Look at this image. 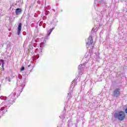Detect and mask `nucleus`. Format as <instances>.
I'll use <instances>...</instances> for the list:
<instances>
[{
    "label": "nucleus",
    "instance_id": "nucleus-1",
    "mask_svg": "<svg viewBox=\"0 0 127 127\" xmlns=\"http://www.w3.org/2000/svg\"><path fill=\"white\" fill-rule=\"evenodd\" d=\"M15 96H16V93H12L7 97L3 96H1L0 97V100H4V101H7L8 102V104H13L15 103Z\"/></svg>",
    "mask_w": 127,
    "mask_h": 127
},
{
    "label": "nucleus",
    "instance_id": "nucleus-2",
    "mask_svg": "<svg viewBox=\"0 0 127 127\" xmlns=\"http://www.w3.org/2000/svg\"><path fill=\"white\" fill-rule=\"evenodd\" d=\"M114 117L115 119H117L119 121H124L126 119V113L124 111H120L114 113Z\"/></svg>",
    "mask_w": 127,
    "mask_h": 127
},
{
    "label": "nucleus",
    "instance_id": "nucleus-3",
    "mask_svg": "<svg viewBox=\"0 0 127 127\" xmlns=\"http://www.w3.org/2000/svg\"><path fill=\"white\" fill-rule=\"evenodd\" d=\"M113 95L114 98H118L121 95V88H116L113 91Z\"/></svg>",
    "mask_w": 127,
    "mask_h": 127
},
{
    "label": "nucleus",
    "instance_id": "nucleus-4",
    "mask_svg": "<svg viewBox=\"0 0 127 127\" xmlns=\"http://www.w3.org/2000/svg\"><path fill=\"white\" fill-rule=\"evenodd\" d=\"M86 43V45H93V37L92 36H89Z\"/></svg>",
    "mask_w": 127,
    "mask_h": 127
},
{
    "label": "nucleus",
    "instance_id": "nucleus-5",
    "mask_svg": "<svg viewBox=\"0 0 127 127\" xmlns=\"http://www.w3.org/2000/svg\"><path fill=\"white\" fill-rule=\"evenodd\" d=\"M21 28H22V23H19L17 27V35H20L21 32Z\"/></svg>",
    "mask_w": 127,
    "mask_h": 127
},
{
    "label": "nucleus",
    "instance_id": "nucleus-6",
    "mask_svg": "<svg viewBox=\"0 0 127 127\" xmlns=\"http://www.w3.org/2000/svg\"><path fill=\"white\" fill-rule=\"evenodd\" d=\"M54 29H55V27H54L50 29V30L48 31V34H47V36L45 37V39H48V36H49L51 34V32L53 31Z\"/></svg>",
    "mask_w": 127,
    "mask_h": 127
},
{
    "label": "nucleus",
    "instance_id": "nucleus-7",
    "mask_svg": "<svg viewBox=\"0 0 127 127\" xmlns=\"http://www.w3.org/2000/svg\"><path fill=\"white\" fill-rule=\"evenodd\" d=\"M22 12V9L18 8L15 9V13L16 15H18V14H20Z\"/></svg>",
    "mask_w": 127,
    "mask_h": 127
},
{
    "label": "nucleus",
    "instance_id": "nucleus-8",
    "mask_svg": "<svg viewBox=\"0 0 127 127\" xmlns=\"http://www.w3.org/2000/svg\"><path fill=\"white\" fill-rule=\"evenodd\" d=\"M84 67H85V65L83 64H80L78 66L79 74H80V73H82V71L84 70Z\"/></svg>",
    "mask_w": 127,
    "mask_h": 127
},
{
    "label": "nucleus",
    "instance_id": "nucleus-9",
    "mask_svg": "<svg viewBox=\"0 0 127 127\" xmlns=\"http://www.w3.org/2000/svg\"><path fill=\"white\" fill-rule=\"evenodd\" d=\"M105 3V1L104 0H94V3L96 4V3Z\"/></svg>",
    "mask_w": 127,
    "mask_h": 127
},
{
    "label": "nucleus",
    "instance_id": "nucleus-10",
    "mask_svg": "<svg viewBox=\"0 0 127 127\" xmlns=\"http://www.w3.org/2000/svg\"><path fill=\"white\" fill-rule=\"evenodd\" d=\"M76 84V82H75V80H73L71 82V84L70 88V91H72L73 90V88H74V85Z\"/></svg>",
    "mask_w": 127,
    "mask_h": 127
},
{
    "label": "nucleus",
    "instance_id": "nucleus-11",
    "mask_svg": "<svg viewBox=\"0 0 127 127\" xmlns=\"http://www.w3.org/2000/svg\"><path fill=\"white\" fill-rule=\"evenodd\" d=\"M0 62H1L2 64V68H3V67H4V60L0 59Z\"/></svg>",
    "mask_w": 127,
    "mask_h": 127
},
{
    "label": "nucleus",
    "instance_id": "nucleus-12",
    "mask_svg": "<svg viewBox=\"0 0 127 127\" xmlns=\"http://www.w3.org/2000/svg\"><path fill=\"white\" fill-rule=\"evenodd\" d=\"M48 8H47V7H46L45 8V15H48V14H49V11H48Z\"/></svg>",
    "mask_w": 127,
    "mask_h": 127
},
{
    "label": "nucleus",
    "instance_id": "nucleus-13",
    "mask_svg": "<svg viewBox=\"0 0 127 127\" xmlns=\"http://www.w3.org/2000/svg\"><path fill=\"white\" fill-rule=\"evenodd\" d=\"M0 114H1V116H3V115H4V114L6 113L5 110H3L1 111V112H0Z\"/></svg>",
    "mask_w": 127,
    "mask_h": 127
},
{
    "label": "nucleus",
    "instance_id": "nucleus-14",
    "mask_svg": "<svg viewBox=\"0 0 127 127\" xmlns=\"http://www.w3.org/2000/svg\"><path fill=\"white\" fill-rule=\"evenodd\" d=\"M25 69V67H24V66H22L20 68V71H24V69Z\"/></svg>",
    "mask_w": 127,
    "mask_h": 127
},
{
    "label": "nucleus",
    "instance_id": "nucleus-15",
    "mask_svg": "<svg viewBox=\"0 0 127 127\" xmlns=\"http://www.w3.org/2000/svg\"><path fill=\"white\" fill-rule=\"evenodd\" d=\"M5 108H4V107H1V108H0V112H1V111H4L5 110Z\"/></svg>",
    "mask_w": 127,
    "mask_h": 127
},
{
    "label": "nucleus",
    "instance_id": "nucleus-16",
    "mask_svg": "<svg viewBox=\"0 0 127 127\" xmlns=\"http://www.w3.org/2000/svg\"><path fill=\"white\" fill-rule=\"evenodd\" d=\"M6 81H8V82H10L11 79L9 77H6Z\"/></svg>",
    "mask_w": 127,
    "mask_h": 127
},
{
    "label": "nucleus",
    "instance_id": "nucleus-17",
    "mask_svg": "<svg viewBox=\"0 0 127 127\" xmlns=\"http://www.w3.org/2000/svg\"><path fill=\"white\" fill-rule=\"evenodd\" d=\"M18 78L20 79H22V75H21V74H18Z\"/></svg>",
    "mask_w": 127,
    "mask_h": 127
},
{
    "label": "nucleus",
    "instance_id": "nucleus-18",
    "mask_svg": "<svg viewBox=\"0 0 127 127\" xmlns=\"http://www.w3.org/2000/svg\"><path fill=\"white\" fill-rule=\"evenodd\" d=\"M88 56H89L88 53H86L85 56H84L85 58H87V57H88Z\"/></svg>",
    "mask_w": 127,
    "mask_h": 127
},
{
    "label": "nucleus",
    "instance_id": "nucleus-19",
    "mask_svg": "<svg viewBox=\"0 0 127 127\" xmlns=\"http://www.w3.org/2000/svg\"><path fill=\"white\" fill-rule=\"evenodd\" d=\"M46 18H47V16H44L43 17V20H45L46 19Z\"/></svg>",
    "mask_w": 127,
    "mask_h": 127
},
{
    "label": "nucleus",
    "instance_id": "nucleus-20",
    "mask_svg": "<svg viewBox=\"0 0 127 127\" xmlns=\"http://www.w3.org/2000/svg\"><path fill=\"white\" fill-rule=\"evenodd\" d=\"M125 113L127 114V108L125 109Z\"/></svg>",
    "mask_w": 127,
    "mask_h": 127
},
{
    "label": "nucleus",
    "instance_id": "nucleus-21",
    "mask_svg": "<svg viewBox=\"0 0 127 127\" xmlns=\"http://www.w3.org/2000/svg\"><path fill=\"white\" fill-rule=\"evenodd\" d=\"M71 93L69 92L67 94V98L69 97V96H70Z\"/></svg>",
    "mask_w": 127,
    "mask_h": 127
},
{
    "label": "nucleus",
    "instance_id": "nucleus-22",
    "mask_svg": "<svg viewBox=\"0 0 127 127\" xmlns=\"http://www.w3.org/2000/svg\"><path fill=\"white\" fill-rule=\"evenodd\" d=\"M23 35H26V33L25 32H23Z\"/></svg>",
    "mask_w": 127,
    "mask_h": 127
},
{
    "label": "nucleus",
    "instance_id": "nucleus-23",
    "mask_svg": "<svg viewBox=\"0 0 127 127\" xmlns=\"http://www.w3.org/2000/svg\"><path fill=\"white\" fill-rule=\"evenodd\" d=\"M45 24H44L43 25V27H44V28H45Z\"/></svg>",
    "mask_w": 127,
    "mask_h": 127
},
{
    "label": "nucleus",
    "instance_id": "nucleus-24",
    "mask_svg": "<svg viewBox=\"0 0 127 127\" xmlns=\"http://www.w3.org/2000/svg\"><path fill=\"white\" fill-rule=\"evenodd\" d=\"M97 32V30H94L93 32Z\"/></svg>",
    "mask_w": 127,
    "mask_h": 127
},
{
    "label": "nucleus",
    "instance_id": "nucleus-25",
    "mask_svg": "<svg viewBox=\"0 0 127 127\" xmlns=\"http://www.w3.org/2000/svg\"><path fill=\"white\" fill-rule=\"evenodd\" d=\"M38 3H39V4L40 3V1H38Z\"/></svg>",
    "mask_w": 127,
    "mask_h": 127
},
{
    "label": "nucleus",
    "instance_id": "nucleus-26",
    "mask_svg": "<svg viewBox=\"0 0 127 127\" xmlns=\"http://www.w3.org/2000/svg\"><path fill=\"white\" fill-rule=\"evenodd\" d=\"M33 46H34V47H36V45H34Z\"/></svg>",
    "mask_w": 127,
    "mask_h": 127
},
{
    "label": "nucleus",
    "instance_id": "nucleus-27",
    "mask_svg": "<svg viewBox=\"0 0 127 127\" xmlns=\"http://www.w3.org/2000/svg\"><path fill=\"white\" fill-rule=\"evenodd\" d=\"M28 66V67H30V65H29Z\"/></svg>",
    "mask_w": 127,
    "mask_h": 127
},
{
    "label": "nucleus",
    "instance_id": "nucleus-28",
    "mask_svg": "<svg viewBox=\"0 0 127 127\" xmlns=\"http://www.w3.org/2000/svg\"><path fill=\"white\" fill-rule=\"evenodd\" d=\"M76 79H78V77H76Z\"/></svg>",
    "mask_w": 127,
    "mask_h": 127
},
{
    "label": "nucleus",
    "instance_id": "nucleus-29",
    "mask_svg": "<svg viewBox=\"0 0 127 127\" xmlns=\"http://www.w3.org/2000/svg\"><path fill=\"white\" fill-rule=\"evenodd\" d=\"M92 30H94V29H92Z\"/></svg>",
    "mask_w": 127,
    "mask_h": 127
},
{
    "label": "nucleus",
    "instance_id": "nucleus-30",
    "mask_svg": "<svg viewBox=\"0 0 127 127\" xmlns=\"http://www.w3.org/2000/svg\"><path fill=\"white\" fill-rule=\"evenodd\" d=\"M24 87H23V88L22 89H23Z\"/></svg>",
    "mask_w": 127,
    "mask_h": 127
},
{
    "label": "nucleus",
    "instance_id": "nucleus-31",
    "mask_svg": "<svg viewBox=\"0 0 127 127\" xmlns=\"http://www.w3.org/2000/svg\"><path fill=\"white\" fill-rule=\"evenodd\" d=\"M68 99H70V97H69Z\"/></svg>",
    "mask_w": 127,
    "mask_h": 127
}]
</instances>
